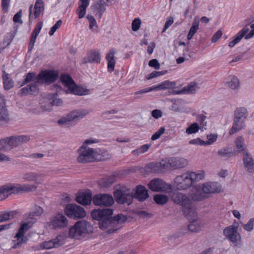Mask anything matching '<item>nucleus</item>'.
I'll return each instance as SVG.
<instances>
[{"label": "nucleus", "mask_w": 254, "mask_h": 254, "mask_svg": "<svg viewBox=\"0 0 254 254\" xmlns=\"http://www.w3.org/2000/svg\"><path fill=\"white\" fill-rule=\"evenodd\" d=\"M64 212L67 216L74 219L82 218L86 215L84 209L75 204H67L65 208Z\"/></svg>", "instance_id": "obj_10"}, {"label": "nucleus", "mask_w": 254, "mask_h": 254, "mask_svg": "<svg viewBox=\"0 0 254 254\" xmlns=\"http://www.w3.org/2000/svg\"><path fill=\"white\" fill-rule=\"evenodd\" d=\"M165 160H166L167 168L170 166L174 169L182 168L188 164V160L182 157H172Z\"/></svg>", "instance_id": "obj_17"}, {"label": "nucleus", "mask_w": 254, "mask_h": 254, "mask_svg": "<svg viewBox=\"0 0 254 254\" xmlns=\"http://www.w3.org/2000/svg\"><path fill=\"white\" fill-rule=\"evenodd\" d=\"M38 92L39 89L37 83H32L21 89L19 93L21 96H24L27 94L36 95Z\"/></svg>", "instance_id": "obj_28"}, {"label": "nucleus", "mask_w": 254, "mask_h": 254, "mask_svg": "<svg viewBox=\"0 0 254 254\" xmlns=\"http://www.w3.org/2000/svg\"><path fill=\"white\" fill-rule=\"evenodd\" d=\"M14 238H16V240L12 241L13 245L12 248L13 249L19 248L23 244H25L28 240L26 237L20 235L17 236V234L15 235Z\"/></svg>", "instance_id": "obj_37"}, {"label": "nucleus", "mask_w": 254, "mask_h": 254, "mask_svg": "<svg viewBox=\"0 0 254 254\" xmlns=\"http://www.w3.org/2000/svg\"><path fill=\"white\" fill-rule=\"evenodd\" d=\"M44 9V4L42 0H36L34 5V18L38 17Z\"/></svg>", "instance_id": "obj_38"}, {"label": "nucleus", "mask_w": 254, "mask_h": 254, "mask_svg": "<svg viewBox=\"0 0 254 254\" xmlns=\"http://www.w3.org/2000/svg\"><path fill=\"white\" fill-rule=\"evenodd\" d=\"M58 77V74L55 71H42L37 75V82L40 83L50 84L55 81Z\"/></svg>", "instance_id": "obj_12"}, {"label": "nucleus", "mask_w": 254, "mask_h": 254, "mask_svg": "<svg viewBox=\"0 0 254 254\" xmlns=\"http://www.w3.org/2000/svg\"><path fill=\"white\" fill-rule=\"evenodd\" d=\"M19 145L20 144L17 135L0 139V150H10Z\"/></svg>", "instance_id": "obj_13"}, {"label": "nucleus", "mask_w": 254, "mask_h": 254, "mask_svg": "<svg viewBox=\"0 0 254 254\" xmlns=\"http://www.w3.org/2000/svg\"><path fill=\"white\" fill-rule=\"evenodd\" d=\"M235 118L245 120L248 116L247 110L244 107L238 108L235 111Z\"/></svg>", "instance_id": "obj_41"}, {"label": "nucleus", "mask_w": 254, "mask_h": 254, "mask_svg": "<svg viewBox=\"0 0 254 254\" xmlns=\"http://www.w3.org/2000/svg\"><path fill=\"white\" fill-rule=\"evenodd\" d=\"M9 120V114L6 107L0 108V125L7 123Z\"/></svg>", "instance_id": "obj_39"}, {"label": "nucleus", "mask_w": 254, "mask_h": 254, "mask_svg": "<svg viewBox=\"0 0 254 254\" xmlns=\"http://www.w3.org/2000/svg\"><path fill=\"white\" fill-rule=\"evenodd\" d=\"M2 80L5 90H9L13 87L14 82L9 78L8 74L4 73L3 74Z\"/></svg>", "instance_id": "obj_40"}, {"label": "nucleus", "mask_w": 254, "mask_h": 254, "mask_svg": "<svg viewBox=\"0 0 254 254\" xmlns=\"http://www.w3.org/2000/svg\"><path fill=\"white\" fill-rule=\"evenodd\" d=\"M60 79L66 88L67 93H71L79 96L85 95L89 93L88 89L76 85L71 77L68 74H62Z\"/></svg>", "instance_id": "obj_5"}, {"label": "nucleus", "mask_w": 254, "mask_h": 254, "mask_svg": "<svg viewBox=\"0 0 254 254\" xmlns=\"http://www.w3.org/2000/svg\"><path fill=\"white\" fill-rule=\"evenodd\" d=\"M151 91H153V89H152L151 87L146 88L137 91L134 93V95L136 96L135 98L139 99L142 96V95L143 94L148 93Z\"/></svg>", "instance_id": "obj_54"}, {"label": "nucleus", "mask_w": 254, "mask_h": 254, "mask_svg": "<svg viewBox=\"0 0 254 254\" xmlns=\"http://www.w3.org/2000/svg\"><path fill=\"white\" fill-rule=\"evenodd\" d=\"M148 171L152 173L159 172L163 169L167 168L166 160L165 159L161 160L160 162H151L148 164L146 166Z\"/></svg>", "instance_id": "obj_21"}, {"label": "nucleus", "mask_w": 254, "mask_h": 254, "mask_svg": "<svg viewBox=\"0 0 254 254\" xmlns=\"http://www.w3.org/2000/svg\"><path fill=\"white\" fill-rule=\"evenodd\" d=\"M218 154L219 156L223 158L229 157L231 155V152L227 148H223L218 151Z\"/></svg>", "instance_id": "obj_55"}, {"label": "nucleus", "mask_w": 254, "mask_h": 254, "mask_svg": "<svg viewBox=\"0 0 254 254\" xmlns=\"http://www.w3.org/2000/svg\"><path fill=\"white\" fill-rule=\"evenodd\" d=\"M199 23V22L198 20L195 18L188 35V39L189 40H190L192 38L194 34L196 32V31L198 29Z\"/></svg>", "instance_id": "obj_42"}, {"label": "nucleus", "mask_w": 254, "mask_h": 254, "mask_svg": "<svg viewBox=\"0 0 254 254\" xmlns=\"http://www.w3.org/2000/svg\"><path fill=\"white\" fill-rule=\"evenodd\" d=\"M176 85L175 82L166 80L158 85L152 86L151 88L153 91H158L162 89H173Z\"/></svg>", "instance_id": "obj_32"}, {"label": "nucleus", "mask_w": 254, "mask_h": 254, "mask_svg": "<svg viewBox=\"0 0 254 254\" xmlns=\"http://www.w3.org/2000/svg\"><path fill=\"white\" fill-rule=\"evenodd\" d=\"M199 129V127L198 125L196 123H194L192 124H191L187 129L186 130V132L188 134H190L192 133H195L197 132Z\"/></svg>", "instance_id": "obj_50"}, {"label": "nucleus", "mask_w": 254, "mask_h": 254, "mask_svg": "<svg viewBox=\"0 0 254 254\" xmlns=\"http://www.w3.org/2000/svg\"><path fill=\"white\" fill-rule=\"evenodd\" d=\"M207 140L205 141V145H209L214 143L217 138L218 135L216 133L208 134L206 136Z\"/></svg>", "instance_id": "obj_53"}, {"label": "nucleus", "mask_w": 254, "mask_h": 254, "mask_svg": "<svg viewBox=\"0 0 254 254\" xmlns=\"http://www.w3.org/2000/svg\"><path fill=\"white\" fill-rule=\"evenodd\" d=\"M43 27V22L42 21L38 22L35 26L34 29L32 33L30 44L28 46V50L29 51L32 50L34 48L35 43L37 37L40 33Z\"/></svg>", "instance_id": "obj_27"}, {"label": "nucleus", "mask_w": 254, "mask_h": 254, "mask_svg": "<svg viewBox=\"0 0 254 254\" xmlns=\"http://www.w3.org/2000/svg\"><path fill=\"white\" fill-rule=\"evenodd\" d=\"M62 24V20H59L55 24V25L51 27L49 34L50 36H52L54 35L55 32L57 31L58 29L59 28V27L61 26V25Z\"/></svg>", "instance_id": "obj_59"}, {"label": "nucleus", "mask_w": 254, "mask_h": 254, "mask_svg": "<svg viewBox=\"0 0 254 254\" xmlns=\"http://www.w3.org/2000/svg\"><path fill=\"white\" fill-rule=\"evenodd\" d=\"M50 225L55 229H62L68 225V221L64 214L58 213L51 218Z\"/></svg>", "instance_id": "obj_15"}, {"label": "nucleus", "mask_w": 254, "mask_h": 254, "mask_svg": "<svg viewBox=\"0 0 254 254\" xmlns=\"http://www.w3.org/2000/svg\"><path fill=\"white\" fill-rule=\"evenodd\" d=\"M148 197V190L143 186H137L136 188L135 192L133 194V198L139 201H144Z\"/></svg>", "instance_id": "obj_25"}, {"label": "nucleus", "mask_w": 254, "mask_h": 254, "mask_svg": "<svg viewBox=\"0 0 254 254\" xmlns=\"http://www.w3.org/2000/svg\"><path fill=\"white\" fill-rule=\"evenodd\" d=\"M235 144L238 152H243V154L248 153L247 150V145L245 144V140L243 136H238L235 141Z\"/></svg>", "instance_id": "obj_33"}, {"label": "nucleus", "mask_w": 254, "mask_h": 254, "mask_svg": "<svg viewBox=\"0 0 254 254\" xmlns=\"http://www.w3.org/2000/svg\"><path fill=\"white\" fill-rule=\"evenodd\" d=\"M245 127V120L234 118L233 126L229 131L232 135L236 132L244 128Z\"/></svg>", "instance_id": "obj_30"}, {"label": "nucleus", "mask_w": 254, "mask_h": 254, "mask_svg": "<svg viewBox=\"0 0 254 254\" xmlns=\"http://www.w3.org/2000/svg\"><path fill=\"white\" fill-rule=\"evenodd\" d=\"M87 18L88 19L89 22V27L90 29L92 30L95 33H98V26L94 17L92 15L88 14L87 16Z\"/></svg>", "instance_id": "obj_46"}, {"label": "nucleus", "mask_w": 254, "mask_h": 254, "mask_svg": "<svg viewBox=\"0 0 254 254\" xmlns=\"http://www.w3.org/2000/svg\"><path fill=\"white\" fill-rule=\"evenodd\" d=\"M30 227L31 225L30 223L22 222H21L20 227L16 234H17V236L20 235L23 237H26L25 234L26 232L30 228Z\"/></svg>", "instance_id": "obj_43"}, {"label": "nucleus", "mask_w": 254, "mask_h": 254, "mask_svg": "<svg viewBox=\"0 0 254 254\" xmlns=\"http://www.w3.org/2000/svg\"><path fill=\"white\" fill-rule=\"evenodd\" d=\"M223 234L233 244L240 248L242 246L241 236L238 232V227L234 225L226 227L223 230Z\"/></svg>", "instance_id": "obj_6"}, {"label": "nucleus", "mask_w": 254, "mask_h": 254, "mask_svg": "<svg viewBox=\"0 0 254 254\" xmlns=\"http://www.w3.org/2000/svg\"><path fill=\"white\" fill-rule=\"evenodd\" d=\"M114 197L118 203L129 205L132 202L133 193L131 190L123 188L114 192Z\"/></svg>", "instance_id": "obj_7"}, {"label": "nucleus", "mask_w": 254, "mask_h": 254, "mask_svg": "<svg viewBox=\"0 0 254 254\" xmlns=\"http://www.w3.org/2000/svg\"><path fill=\"white\" fill-rule=\"evenodd\" d=\"M21 192H22L21 189V184L3 186L0 188V199L1 198L2 194L11 193H19Z\"/></svg>", "instance_id": "obj_18"}, {"label": "nucleus", "mask_w": 254, "mask_h": 254, "mask_svg": "<svg viewBox=\"0 0 254 254\" xmlns=\"http://www.w3.org/2000/svg\"><path fill=\"white\" fill-rule=\"evenodd\" d=\"M22 9H20L13 16V21L15 23H18L19 24H22L23 21L21 19L22 17Z\"/></svg>", "instance_id": "obj_57"}, {"label": "nucleus", "mask_w": 254, "mask_h": 254, "mask_svg": "<svg viewBox=\"0 0 254 254\" xmlns=\"http://www.w3.org/2000/svg\"><path fill=\"white\" fill-rule=\"evenodd\" d=\"M195 192L190 194L191 201H200L208 198L213 193H220L222 191L220 184L215 182H205L194 187Z\"/></svg>", "instance_id": "obj_3"}, {"label": "nucleus", "mask_w": 254, "mask_h": 254, "mask_svg": "<svg viewBox=\"0 0 254 254\" xmlns=\"http://www.w3.org/2000/svg\"><path fill=\"white\" fill-rule=\"evenodd\" d=\"M140 24H141L140 19L139 18H135L132 22V24H131L132 30L134 31H137L140 28Z\"/></svg>", "instance_id": "obj_60"}, {"label": "nucleus", "mask_w": 254, "mask_h": 254, "mask_svg": "<svg viewBox=\"0 0 254 254\" xmlns=\"http://www.w3.org/2000/svg\"><path fill=\"white\" fill-rule=\"evenodd\" d=\"M154 200L155 202L159 205H164L167 203L168 201V197L164 194H155L154 196Z\"/></svg>", "instance_id": "obj_44"}, {"label": "nucleus", "mask_w": 254, "mask_h": 254, "mask_svg": "<svg viewBox=\"0 0 254 254\" xmlns=\"http://www.w3.org/2000/svg\"><path fill=\"white\" fill-rule=\"evenodd\" d=\"M189 144L194 145H199L200 146H205V141L201 139L200 138H196L191 139L189 141Z\"/></svg>", "instance_id": "obj_63"}, {"label": "nucleus", "mask_w": 254, "mask_h": 254, "mask_svg": "<svg viewBox=\"0 0 254 254\" xmlns=\"http://www.w3.org/2000/svg\"><path fill=\"white\" fill-rule=\"evenodd\" d=\"M250 31L249 25H246L234 37L233 39L229 43L230 48L234 47L237 44L239 43L242 39L245 38L247 33Z\"/></svg>", "instance_id": "obj_20"}, {"label": "nucleus", "mask_w": 254, "mask_h": 254, "mask_svg": "<svg viewBox=\"0 0 254 254\" xmlns=\"http://www.w3.org/2000/svg\"><path fill=\"white\" fill-rule=\"evenodd\" d=\"M148 188L153 191L170 193L172 190V186L164 181L155 178L151 180L148 185Z\"/></svg>", "instance_id": "obj_8"}, {"label": "nucleus", "mask_w": 254, "mask_h": 254, "mask_svg": "<svg viewBox=\"0 0 254 254\" xmlns=\"http://www.w3.org/2000/svg\"><path fill=\"white\" fill-rule=\"evenodd\" d=\"M243 227L244 229L246 231L248 232H251L254 229V223L252 219H250L246 224L243 225Z\"/></svg>", "instance_id": "obj_58"}, {"label": "nucleus", "mask_w": 254, "mask_h": 254, "mask_svg": "<svg viewBox=\"0 0 254 254\" xmlns=\"http://www.w3.org/2000/svg\"><path fill=\"white\" fill-rule=\"evenodd\" d=\"M151 144H145L141 145L138 148L133 150L131 151V153L135 156H138L141 154L144 153L148 151Z\"/></svg>", "instance_id": "obj_47"}, {"label": "nucleus", "mask_w": 254, "mask_h": 254, "mask_svg": "<svg viewBox=\"0 0 254 254\" xmlns=\"http://www.w3.org/2000/svg\"><path fill=\"white\" fill-rule=\"evenodd\" d=\"M22 192H30L36 190L37 187L34 185L24 184H21Z\"/></svg>", "instance_id": "obj_52"}, {"label": "nucleus", "mask_w": 254, "mask_h": 254, "mask_svg": "<svg viewBox=\"0 0 254 254\" xmlns=\"http://www.w3.org/2000/svg\"><path fill=\"white\" fill-rule=\"evenodd\" d=\"M77 151L79 155L77 160L78 162L81 163L93 162L97 159L99 161L104 160L110 157L107 151L103 150L101 151L103 157L97 158V152L95 149L88 147H84V146H81Z\"/></svg>", "instance_id": "obj_4"}, {"label": "nucleus", "mask_w": 254, "mask_h": 254, "mask_svg": "<svg viewBox=\"0 0 254 254\" xmlns=\"http://www.w3.org/2000/svg\"><path fill=\"white\" fill-rule=\"evenodd\" d=\"M101 60L100 53L99 51H91L87 53V56L84 58L83 63H99Z\"/></svg>", "instance_id": "obj_26"}, {"label": "nucleus", "mask_w": 254, "mask_h": 254, "mask_svg": "<svg viewBox=\"0 0 254 254\" xmlns=\"http://www.w3.org/2000/svg\"><path fill=\"white\" fill-rule=\"evenodd\" d=\"M199 89V87L197 83L191 82L187 86L184 87V91L189 93L193 94L196 92Z\"/></svg>", "instance_id": "obj_48"}, {"label": "nucleus", "mask_w": 254, "mask_h": 254, "mask_svg": "<svg viewBox=\"0 0 254 254\" xmlns=\"http://www.w3.org/2000/svg\"><path fill=\"white\" fill-rule=\"evenodd\" d=\"M92 200V193L90 190L80 192L76 197V201L83 205L90 204Z\"/></svg>", "instance_id": "obj_22"}, {"label": "nucleus", "mask_w": 254, "mask_h": 254, "mask_svg": "<svg viewBox=\"0 0 254 254\" xmlns=\"http://www.w3.org/2000/svg\"><path fill=\"white\" fill-rule=\"evenodd\" d=\"M49 98L51 100H52L51 104L53 105L60 106H62L63 104L62 100L61 99L58 98L57 93H55L50 95Z\"/></svg>", "instance_id": "obj_51"}, {"label": "nucleus", "mask_w": 254, "mask_h": 254, "mask_svg": "<svg viewBox=\"0 0 254 254\" xmlns=\"http://www.w3.org/2000/svg\"><path fill=\"white\" fill-rule=\"evenodd\" d=\"M113 212L111 208L95 209L91 212V216L93 219L99 221V227L101 229L112 234L121 229L127 220V217L122 214L112 216Z\"/></svg>", "instance_id": "obj_2"}, {"label": "nucleus", "mask_w": 254, "mask_h": 254, "mask_svg": "<svg viewBox=\"0 0 254 254\" xmlns=\"http://www.w3.org/2000/svg\"><path fill=\"white\" fill-rule=\"evenodd\" d=\"M246 25H249L250 31L246 36L245 39H249L252 38L254 35V23L250 24L249 23Z\"/></svg>", "instance_id": "obj_62"}, {"label": "nucleus", "mask_w": 254, "mask_h": 254, "mask_svg": "<svg viewBox=\"0 0 254 254\" xmlns=\"http://www.w3.org/2000/svg\"><path fill=\"white\" fill-rule=\"evenodd\" d=\"M243 163L246 170L250 173L254 172V160L252 156L249 153H245L243 154Z\"/></svg>", "instance_id": "obj_24"}, {"label": "nucleus", "mask_w": 254, "mask_h": 254, "mask_svg": "<svg viewBox=\"0 0 254 254\" xmlns=\"http://www.w3.org/2000/svg\"><path fill=\"white\" fill-rule=\"evenodd\" d=\"M92 200L94 204L98 206H110L114 203L112 196L106 193L97 194Z\"/></svg>", "instance_id": "obj_14"}, {"label": "nucleus", "mask_w": 254, "mask_h": 254, "mask_svg": "<svg viewBox=\"0 0 254 254\" xmlns=\"http://www.w3.org/2000/svg\"><path fill=\"white\" fill-rule=\"evenodd\" d=\"M165 129L164 127H161L156 131L151 136V139L152 140H155L158 139L162 134H163L165 132Z\"/></svg>", "instance_id": "obj_56"}, {"label": "nucleus", "mask_w": 254, "mask_h": 254, "mask_svg": "<svg viewBox=\"0 0 254 254\" xmlns=\"http://www.w3.org/2000/svg\"><path fill=\"white\" fill-rule=\"evenodd\" d=\"M64 243V238L62 235L58 236L56 238L52 240L45 241L40 244L42 250H48L54 248H58Z\"/></svg>", "instance_id": "obj_16"}, {"label": "nucleus", "mask_w": 254, "mask_h": 254, "mask_svg": "<svg viewBox=\"0 0 254 254\" xmlns=\"http://www.w3.org/2000/svg\"><path fill=\"white\" fill-rule=\"evenodd\" d=\"M170 196L175 203L182 206L184 215L191 220L188 226V230L196 233L200 231L205 223L203 220L197 219V212L194 204L190 198L178 191L171 192Z\"/></svg>", "instance_id": "obj_1"}, {"label": "nucleus", "mask_w": 254, "mask_h": 254, "mask_svg": "<svg viewBox=\"0 0 254 254\" xmlns=\"http://www.w3.org/2000/svg\"><path fill=\"white\" fill-rule=\"evenodd\" d=\"M89 2L90 0H80L78 3V7L76 10L78 18L81 19L84 17L86 12V8L89 4Z\"/></svg>", "instance_id": "obj_31"}, {"label": "nucleus", "mask_w": 254, "mask_h": 254, "mask_svg": "<svg viewBox=\"0 0 254 254\" xmlns=\"http://www.w3.org/2000/svg\"><path fill=\"white\" fill-rule=\"evenodd\" d=\"M17 214L16 211H3L0 212V223L13 219Z\"/></svg>", "instance_id": "obj_34"}, {"label": "nucleus", "mask_w": 254, "mask_h": 254, "mask_svg": "<svg viewBox=\"0 0 254 254\" xmlns=\"http://www.w3.org/2000/svg\"><path fill=\"white\" fill-rule=\"evenodd\" d=\"M88 112L85 110H73L66 116L61 118L58 121L60 125H67L70 122L79 121L83 118Z\"/></svg>", "instance_id": "obj_9"}, {"label": "nucleus", "mask_w": 254, "mask_h": 254, "mask_svg": "<svg viewBox=\"0 0 254 254\" xmlns=\"http://www.w3.org/2000/svg\"><path fill=\"white\" fill-rule=\"evenodd\" d=\"M106 4L104 0H98L92 6L91 8L95 15L101 18L103 13L106 11Z\"/></svg>", "instance_id": "obj_23"}, {"label": "nucleus", "mask_w": 254, "mask_h": 254, "mask_svg": "<svg viewBox=\"0 0 254 254\" xmlns=\"http://www.w3.org/2000/svg\"><path fill=\"white\" fill-rule=\"evenodd\" d=\"M99 142V140L98 139L94 138H89L86 139L83 144L81 146H84V147H87V145H91L94 143H97Z\"/></svg>", "instance_id": "obj_61"}, {"label": "nucleus", "mask_w": 254, "mask_h": 254, "mask_svg": "<svg viewBox=\"0 0 254 254\" xmlns=\"http://www.w3.org/2000/svg\"><path fill=\"white\" fill-rule=\"evenodd\" d=\"M22 179L25 182H34L36 184H40L43 181V175L33 172H29L23 174Z\"/></svg>", "instance_id": "obj_19"}, {"label": "nucleus", "mask_w": 254, "mask_h": 254, "mask_svg": "<svg viewBox=\"0 0 254 254\" xmlns=\"http://www.w3.org/2000/svg\"><path fill=\"white\" fill-rule=\"evenodd\" d=\"M174 183L175 186L179 190H186L190 187L193 184L189 172L176 177Z\"/></svg>", "instance_id": "obj_11"}, {"label": "nucleus", "mask_w": 254, "mask_h": 254, "mask_svg": "<svg viewBox=\"0 0 254 254\" xmlns=\"http://www.w3.org/2000/svg\"><path fill=\"white\" fill-rule=\"evenodd\" d=\"M75 224L76 227H78L82 235L92 231L93 228L92 226L85 220L78 221Z\"/></svg>", "instance_id": "obj_29"}, {"label": "nucleus", "mask_w": 254, "mask_h": 254, "mask_svg": "<svg viewBox=\"0 0 254 254\" xmlns=\"http://www.w3.org/2000/svg\"><path fill=\"white\" fill-rule=\"evenodd\" d=\"M226 84L228 87L233 90H237L240 87L239 80L234 75H230Z\"/></svg>", "instance_id": "obj_35"}, {"label": "nucleus", "mask_w": 254, "mask_h": 254, "mask_svg": "<svg viewBox=\"0 0 254 254\" xmlns=\"http://www.w3.org/2000/svg\"><path fill=\"white\" fill-rule=\"evenodd\" d=\"M14 36L11 32L7 33L4 37L3 43L6 44V45H9V44L11 42Z\"/></svg>", "instance_id": "obj_64"}, {"label": "nucleus", "mask_w": 254, "mask_h": 254, "mask_svg": "<svg viewBox=\"0 0 254 254\" xmlns=\"http://www.w3.org/2000/svg\"><path fill=\"white\" fill-rule=\"evenodd\" d=\"M192 183L203 180L205 176V172L203 170H197L195 172H189Z\"/></svg>", "instance_id": "obj_36"}, {"label": "nucleus", "mask_w": 254, "mask_h": 254, "mask_svg": "<svg viewBox=\"0 0 254 254\" xmlns=\"http://www.w3.org/2000/svg\"><path fill=\"white\" fill-rule=\"evenodd\" d=\"M70 237L79 239L81 238L82 234L80 232L78 227H76V224H75L72 227H71L69 230L68 233Z\"/></svg>", "instance_id": "obj_45"}, {"label": "nucleus", "mask_w": 254, "mask_h": 254, "mask_svg": "<svg viewBox=\"0 0 254 254\" xmlns=\"http://www.w3.org/2000/svg\"><path fill=\"white\" fill-rule=\"evenodd\" d=\"M35 80H36V82L34 83H36L37 84L38 83L37 82V76L36 75L35 73L33 72H28L26 75V77L24 79L23 84H25Z\"/></svg>", "instance_id": "obj_49"}]
</instances>
